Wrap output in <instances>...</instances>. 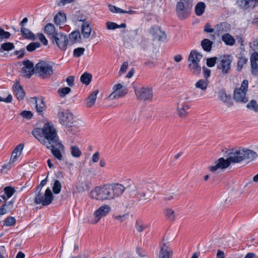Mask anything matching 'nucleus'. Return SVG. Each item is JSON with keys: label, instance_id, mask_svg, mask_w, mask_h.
I'll return each instance as SVG.
<instances>
[{"label": "nucleus", "instance_id": "f257e3e1", "mask_svg": "<svg viewBox=\"0 0 258 258\" xmlns=\"http://www.w3.org/2000/svg\"><path fill=\"white\" fill-rule=\"evenodd\" d=\"M257 157L255 152L245 148H240L230 152L227 159L223 157L219 158L214 162V165L209 166L208 169L213 173L218 172L227 168L231 163H239L244 161L250 162Z\"/></svg>", "mask_w": 258, "mask_h": 258}, {"label": "nucleus", "instance_id": "f03ea898", "mask_svg": "<svg viewBox=\"0 0 258 258\" xmlns=\"http://www.w3.org/2000/svg\"><path fill=\"white\" fill-rule=\"evenodd\" d=\"M121 184H104L93 189L90 196L91 199L99 201L112 200L121 195L125 189Z\"/></svg>", "mask_w": 258, "mask_h": 258}, {"label": "nucleus", "instance_id": "7ed1b4c3", "mask_svg": "<svg viewBox=\"0 0 258 258\" xmlns=\"http://www.w3.org/2000/svg\"><path fill=\"white\" fill-rule=\"evenodd\" d=\"M33 136L46 148L59 141L56 129L52 124L46 123L42 128H35L32 131Z\"/></svg>", "mask_w": 258, "mask_h": 258}, {"label": "nucleus", "instance_id": "20e7f679", "mask_svg": "<svg viewBox=\"0 0 258 258\" xmlns=\"http://www.w3.org/2000/svg\"><path fill=\"white\" fill-rule=\"evenodd\" d=\"M203 55L195 50L190 51L188 57V67L189 71L194 75H199L201 72L200 61Z\"/></svg>", "mask_w": 258, "mask_h": 258}, {"label": "nucleus", "instance_id": "39448f33", "mask_svg": "<svg viewBox=\"0 0 258 258\" xmlns=\"http://www.w3.org/2000/svg\"><path fill=\"white\" fill-rule=\"evenodd\" d=\"M193 0H180L176 6V14L180 20H185L191 14Z\"/></svg>", "mask_w": 258, "mask_h": 258}, {"label": "nucleus", "instance_id": "423d86ee", "mask_svg": "<svg viewBox=\"0 0 258 258\" xmlns=\"http://www.w3.org/2000/svg\"><path fill=\"white\" fill-rule=\"evenodd\" d=\"M248 81L244 80L241 83L239 87L236 88L233 92V99L237 102L246 103L248 101L246 96L248 90Z\"/></svg>", "mask_w": 258, "mask_h": 258}, {"label": "nucleus", "instance_id": "0eeeda50", "mask_svg": "<svg viewBox=\"0 0 258 258\" xmlns=\"http://www.w3.org/2000/svg\"><path fill=\"white\" fill-rule=\"evenodd\" d=\"M36 73L42 78L50 77L53 74L52 66L50 63L41 61L36 64L35 68Z\"/></svg>", "mask_w": 258, "mask_h": 258}, {"label": "nucleus", "instance_id": "6e6552de", "mask_svg": "<svg viewBox=\"0 0 258 258\" xmlns=\"http://www.w3.org/2000/svg\"><path fill=\"white\" fill-rule=\"evenodd\" d=\"M135 93L137 99L142 101H151L153 93V88L149 86H144L135 89Z\"/></svg>", "mask_w": 258, "mask_h": 258}, {"label": "nucleus", "instance_id": "1a4fd4ad", "mask_svg": "<svg viewBox=\"0 0 258 258\" xmlns=\"http://www.w3.org/2000/svg\"><path fill=\"white\" fill-rule=\"evenodd\" d=\"M53 200V195L49 188H47L44 194L38 191L36 194L34 202L36 204L46 206L50 204Z\"/></svg>", "mask_w": 258, "mask_h": 258}, {"label": "nucleus", "instance_id": "9d476101", "mask_svg": "<svg viewBox=\"0 0 258 258\" xmlns=\"http://www.w3.org/2000/svg\"><path fill=\"white\" fill-rule=\"evenodd\" d=\"M232 59L229 55L220 56L218 61L217 68L223 74H227L231 69Z\"/></svg>", "mask_w": 258, "mask_h": 258}, {"label": "nucleus", "instance_id": "9b49d317", "mask_svg": "<svg viewBox=\"0 0 258 258\" xmlns=\"http://www.w3.org/2000/svg\"><path fill=\"white\" fill-rule=\"evenodd\" d=\"M110 211L111 208L109 205L106 204L102 205L93 213L94 219L91 223L93 224L97 223L102 218L107 216Z\"/></svg>", "mask_w": 258, "mask_h": 258}, {"label": "nucleus", "instance_id": "f8f14e48", "mask_svg": "<svg viewBox=\"0 0 258 258\" xmlns=\"http://www.w3.org/2000/svg\"><path fill=\"white\" fill-rule=\"evenodd\" d=\"M58 117L60 123L67 127L73 123V115L71 112L67 111H60L58 112Z\"/></svg>", "mask_w": 258, "mask_h": 258}, {"label": "nucleus", "instance_id": "ddd939ff", "mask_svg": "<svg viewBox=\"0 0 258 258\" xmlns=\"http://www.w3.org/2000/svg\"><path fill=\"white\" fill-rule=\"evenodd\" d=\"M51 146V147L47 148L51 150L52 154L55 158L61 161L62 160V152L64 151V146L59 141Z\"/></svg>", "mask_w": 258, "mask_h": 258}, {"label": "nucleus", "instance_id": "4468645a", "mask_svg": "<svg viewBox=\"0 0 258 258\" xmlns=\"http://www.w3.org/2000/svg\"><path fill=\"white\" fill-rule=\"evenodd\" d=\"M113 89V91L109 96L110 99L123 97L127 92V88L120 84L115 85Z\"/></svg>", "mask_w": 258, "mask_h": 258}, {"label": "nucleus", "instance_id": "2eb2a0df", "mask_svg": "<svg viewBox=\"0 0 258 258\" xmlns=\"http://www.w3.org/2000/svg\"><path fill=\"white\" fill-rule=\"evenodd\" d=\"M189 109V106L186 103L184 99L180 97L177 105V112L178 116L182 118L186 117Z\"/></svg>", "mask_w": 258, "mask_h": 258}, {"label": "nucleus", "instance_id": "dca6fc26", "mask_svg": "<svg viewBox=\"0 0 258 258\" xmlns=\"http://www.w3.org/2000/svg\"><path fill=\"white\" fill-rule=\"evenodd\" d=\"M209 85V81L207 79H200L195 83V87L197 89H200L201 92L198 94V91L194 92V95L198 97H202L205 95Z\"/></svg>", "mask_w": 258, "mask_h": 258}, {"label": "nucleus", "instance_id": "f3484780", "mask_svg": "<svg viewBox=\"0 0 258 258\" xmlns=\"http://www.w3.org/2000/svg\"><path fill=\"white\" fill-rule=\"evenodd\" d=\"M34 70L33 64L31 61L28 60L23 61L21 74L24 77H30L34 73Z\"/></svg>", "mask_w": 258, "mask_h": 258}, {"label": "nucleus", "instance_id": "a211bd4d", "mask_svg": "<svg viewBox=\"0 0 258 258\" xmlns=\"http://www.w3.org/2000/svg\"><path fill=\"white\" fill-rule=\"evenodd\" d=\"M53 42H55L57 46L61 50H65L68 45V37L65 34L59 33L55 37L52 39Z\"/></svg>", "mask_w": 258, "mask_h": 258}, {"label": "nucleus", "instance_id": "6ab92c4d", "mask_svg": "<svg viewBox=\"0 0 258 258\" xmlns=\"http://www.w3.org/2000/svg\"><path fill=\"white\" fill-rule=\"evenodd\" d=\"M251 73L252 75L257 77L258 76V66L257 62H258V53L253 52L251 54L250 57Z\"/></svg>", "mask_w": 258, "mask_h": 258}, {"label": "nucleus", "instance_id": "aec40b11", "mask_svg": "<svg viewBox=\"0 0 258 258\" xmlns=\"http://www.w3.org/2000/svg\"><path fill=\"white\" fill-rule=\"evenodd\" d=\"M173 251L166 243H163L160 250L159 258H171Z\"/></svg>", "mask_w": 258, "mask_h": 258}, {"label": "nucleus", "instance_id": "412c9836", "mask_svg": "<svg viewBox=\"0 0 258 258\" xmlns=\"http://www.w3.org/2000/svg\"><path fill=\"white\" fill-rule=\"evenodd\" d=\"M150 33L155 39L164 40L166 39L165 33L158 27H154L152 28Z\"/></svg>", "mask_w": 258, "mask_h": 258}, {"label": "nucleus", "instance_id": "4be33fe9", "mask_svg": "<svg viewBox=\"0 0 258 258\" xmlns=\"http://www.w3.org/2000/svg\"><path fill=\"white\" fill-rule=\"evenodd\" d=\"M44 32L52 40L59 33L52 23L47 24L44 29Z\"/></svg>", "mask_w": 258, "mask_h": 258}, {"label": "nucleus", "instance_id": "5701e85b", "mask_svg": "<svg viewBox=\"0 0 258 258\" xmlns=\"http://www.w3.org/2000/svg\"><path fill=\"white\" fill-rule=\"evenodd\" d=\"M81 32L84 39H88L90 38L92 33V28L90 27V22L82 23L81 28Z\"/></svg>", "mask_w": 258, "mask_h": 258}, {"label": "nucleus", "instance_id": "b1692460", "mask_svg": "<svg viewBox=\"0 0 258 258\" xmlns=\"http://www.w3.org/2000/svg\"><path fill=\"white\" fill-rule=\"evenodd\" d=\"M24 148V145L20 144L17 146L13 151L10 161L11 163H14L19 157L22 152Z\"/></svg>", "mask_w": 258, "mask_h": 258}, {"label": "nucleus", "instance_id": "393cba45", "mask_svg": "<svg viewBox=\"0 0 258 258\" xmlns=\"http://www.w3.org/2000/svg\"><path fill=\"white\" fill-rule=\"evenodd\" d=\"M98 92V90H96L92 92L86 98L85 100V104L87 107H91L94 105Z\"/></svg>", "mask_w": 258, "mask_h": 258}, {"label": "nucleus", "instance_id": "a878e982", "mask_svg": "<svg viewBox=\"0 0 258 258\" xmlns=\"http://www.w3.org/2000/svg\"><path fill=\"white\" fill-rule=\"evenodd\" d=\"M215 30L218 35H221L229 31L230 30V26L226 22L221 23L216 25Z\"/></svg>", "mask_w": 258, "mask_h": 258}, {"label": "nucleus", "instance_id": "bb28decb", "mask_svg": "<svg viewBox=\"0 0 258 258\" xmlns=\"http://www.w3.org/2000/svg\"><path fill=\"white\" fill-rule=\"evenodd\" d=\"M13 88L17 99L19 100H22L25 96V92L22 87L18 83H15Z\"/></svg>", "mask_w": 258, "mask_h": 258}, {"label": "nucleus", "instance_id": "cd10ccee", "mask_svg": "<svg viewBox=\"0 0 258 258\" xmlns=\"http://www.w3.org/2000/svg\"><path fill=\"white\" fill-rule=\"evenodd\" d=\"M32 101L35 102V108L36 111L39 114H41L45 108V104L42 99H37L36 97L32 98Z\"/></svg>", "mask_w": 258, "mask_h": 258}, {"label": "nucleus", "instance_id": "c85d7f7f", "mask_svg": "<svg viewBox=\"0 0 258 258\" xmlns=\"http://www.w3.org/2000/svg\"><path fill=\"white\" fill-rule=\"evenodd\" d=\"M222 40L225 44L233 46L235 43V40L233 36L229 33H225L222 36Z\"/></svg>", "mask_w": 258, "mask_h": 258}, {"label": "nucleus", "instance_id": "c756f323", "mask_svg": "<svg viewBox=\"0 0 258 258\" xmlns=\"http://www.w3.org/2000/svg\"><path fill=\"white\" fill-rule=\"evenodd\" d=\"M206 7V4L204 2L198 3L195 7L196 15L198 16H202L205 12Z\"/></svg>", "mask_w": 258, "mask_h": 258}, {"label": "nucleus", "instance_id": "7c9ffc66", "mask_svg": "<svg viewBox=\"0 0 258 258\" xmlns=\"http://www.w3.org/2000/svg\"><path fill=\"white\" fill-rule=\"evenodd\" d=\"M66 15L63 13L59 12L54 18V22L57 25H61L66 21Z\"/></svg>", "mask_w": 258, "mask_h": 258}, {"label": "nucleus", "instance_id": "2f4dec72", "mask_svg": "<svg viewBox=\"0 0 258 258\" xmlns=\"http://www.w3.org/2000/svg\"><path fill=\"white\" fill-rule=\"evenodd\" d=\"M109 10L112 12V13H123V14H128L130 15L133 14L135 13V12L132 10L126 11L122 10L120 8L116 7L114 6L109 5L108 6Z\"/></svg>", "mask_w": 258, "mask_h": 258}, {"label": "nucleus", "instance_id": "473e14b6", "mask_svg": "<svg viewBox=\"0 0 258 258\" xmlns=\"http://www.w3.org/2000/svg\"><path fill=\"white\" fill-rule=\"evenodd\" d=\"M201 44L205 51L209 52L211 50L213 42L208 39H204L201 41Z\"/></svg>", "mask_w": 258, "mask_h": 258}, {"label": "nucleus", "instance_id": "72a5a7b5", "mask_svg": "<svg viewBox=\"0 0 258 258\" xmlns=\"http://www.w3.org/2000/svg\"><path fill=\"white\" fill-rule=\"evenodd\" d=\"M70 152L72 156L74 157L79 158L82 154V152L77 146H72L70 148Z\"/></svg>", "mask_w": 258, "mask_h": 258}, {"label": "nucleus", "instance_id": "f704fd0d", "mask_svg": "<svg viewBox=\"0 0 258 258\" xmlns=\"http://www.w3.org/2000/svg\"><path fill=\"white\" fill-rule=\"evenodd\" d=\"M15 46L13 43L11 42H6L1 44L0 47V52H3L5 51H10L14 48Z\"/></svg>", "mask_w": 258, "mask_h": 258}, {"label": "nucleus", "instance_id": "c9c22d12", "mask_svg": "<svg viewBox=\"0 0 258 258\" xmlns=\"http://www.w3.org/2000/svg\"><path fill=\"white\" fill-rule=\"evenodd\" d=\"M248 61L247 58L245 56H242L238 59L237 64V70L239 71H241L243 66L245 65Z\"/></svg>", "mask_w": 258, "mask_h": 258}, {"label": "nucleus", "instance_id": "e433bc0d", "mask_svg": "<svg viewBox=\"0 0 258 258\" xmlns=\"http://www.w3.org/2000/svg\"><path fill=\"white\" fill-rule=\"evenodd\" d=\"M246 107L253 112L258 113V104L255 100H251L247 104Z\"/></svg>", "mask_w": 258, "mask_h": 258}, {"label": "nucleus", "instance_id": "4c0bfd02", "mask_svg": "<svg viewBox=\"0 0 258 258\" xmlns=\"http://www.w3.org/2000/svg\"><path fill=\"white\" fill-rule=\"evenodd\" d=\"M165 216L171 221L175 220V214L174 211L171 209H166L164 210Z\"/></svg>", "mask_w": 258, "mask_h": 258}, {"label": "nucleus", "instance_id": "58836bf2", "mask_svg": "<svg viewBox=\"0 0 258 258\" xmlns=\"http://www.w3.org/2000/svg\"><path fill=\"white\" fill-rule=\"evenodd\" d=\"M92 76L88 73L83 74L80 78L81 81L85 84L88 85L91 80Z\"/></svg>", "mask_w": 258, "mask_h": 258}, {"label": "nucleus", "instance_id": "ea45409f", "mask_svg": "<svg viewBox=\"0 0 258 258\" xmlns=\"http://www.w3.org/2000/svg\"><path fill=\"white\" fill-rule=\"evenodd\" d=\"M220 98L222 101L224 103L230 104L231 102V97L230 96L227 95V94L224 91H221L220 92Z\"/></svg>", "mask_w": 258, "mask_h": 258}, {"label": "nucleus", "instance_id": "a19ab883", "mask_svg": "<svg viewBox=\"0 0 258 258\" xmlns=\"http://www.w3.org/2000/svg\"><path fill=\"white\" fill-rule=\"evenodd\" d=\"M16 223V219L13 217H8L4 221V225L6 226H11Z\"/></svg>", "mask_w": 258, "mask_h": 258}, {"label": "nucleus", "instance_id": "79ce46f5", "mask_svg": "<svg viewBox=\"0 0 258 258\" xmlns=\"http://www.w3.org/2000/svg\"><path fill=\"white\" fill-rule=\"evenodd\" d=\"M21 32L23 35L27 38H32L34 37V34L27 28L22 27Z\"/></svg>", "mask_w": 258, "mask_h": 258}, {"label": "nucleus", "instance_id": "37998d69", "mask_svg": "<svg viewBox=\"0 0 258 258\" xmlns=\"http://www.w3.org/2000/svg\"><path fill=\"white\" fill-rule=\"evenodd\" d=\"M61 185L58 180H55L52 187V190L55 194H58L61 190Z\"/></svg>", "mask_w": 258, "mask_h": 258}, {"label": "nucleus", "instance_id": "c03bdc74", "mask_svg": "<svg viewBox=\"0 0 258 258\" xmlns=\"http://www.w3.org/2000/svg\"><path fill=\"white\" fill-rule=\"evenodd\" d=\"M70 39L73 42L79 41L80 39V34L79 31H74L70 35Z\"/></svg>", "mask_w": 258, "mask_h": 258}, {"label": "nucleus", "instance_id": "a18cd8bd", "mask_svg": "<svg viewBox=\"0 0 258 258\" xmlns=\"http://www.w3.org/2000/svg\"><path fill=\"white\" fill-rule=\"evenodd\" d=\"M10 35L9 32L5 31L2 28L0 27V40L7 39L10 37Z\"/></svg>", "mask_w": 258, "mask_h": 258}, {"label": "nucleus", "instance_id": "49530a36", "mask_svg": "<svg viewBox=\"0 0 258 258\" xmlns=\"http://www.w3.org/2000/svg\"><path fill=\"white\" fill-rule=\"evenodd\" d=\"M71 89L69 87H64L58 89V93L61 97H64L71 92Z\"/></svg>", "mask_w": 258, "mask_h": 258}, {"label": "nucleus", "instance_id": "de8ad7c7", "mask_svg": "<svg viewBox=\"0 0 258 258\" xmlns=\"http://www.w3.org/2000/svg\"><path fill=\"white\" fill-rule=\"evenodd\" d=\"M4 191L5 194L7 195V198H10L14 194L15 189L13 187L7 186L4 188Z\"/></svg>", "mask_w": 258, "mask_h": 258}, {"label": "nucleus", "instance_id": "09e8293b", "mask_svg": "<svg viewBox=\"0 0 258 258\" xmlns=\"http://www.w3.org/2000/svg\"><path fill=\"white\" fill-rule=\"evenodd\" d=\"M40 44L39 42H32L27 46V49L29 51H32L36 48L39 47Z\"/></svg>", "mask_w": 258, "mask_h": 258}, {"label": "nucleus", "instance_id": "8fccbe9b", "mask_svg": "<svg viewBox=\"0 0 258 258\" xmlns=\"http://www.w3.org/2000/svg\"><path fill=\"white\" fill-rule=\"evenodd\" d=\"M13 164L14 163H11V161H10L8 163L3 165L1 170V172L4 174L7 173L8 171L12 168Z\"/></svg>", "mask_w": 258, "mask_h": 258}, {"label": "nucleus", "instance_id": "3c124183", "mask_svg": "<svg viewBox=\"0 0 258 258\" xmlns=\"http://www.w3.org/2000/svg\"><path fill=\"white\" fill-rule=\"evenodd\" d=\"M217 58L216 57H213L207 58V65L209 67H213L215 66Z\"/></svg>", "mask_w": 258, "mask_h": 258}, {"label": "nucleus", "instance_id": "603ef678", "mask_svg": "<svg viewBox=\"0 0 258 258\" xmlns=\"http://www.w3.org/2000/svg\"><path fill=\"white\" fill-rule=\"evenodd\" d=\"M72 124L74 125V127H75L77 130H79V131H80V128L84 126V123L80 120H76L75 121H73V123Z\"/></svg>", "mask_w": 258, "mask_h": 258}, {"label": "nucleus", "instance_id": "864d4df0", "mask_svg": "<svg viewBox=\"0 0 258 258\" xmlns=\"http://www.w3.org/2000/svg\"><path fill=\"white\" fill-rule=\"evenodd\" d=\"M84 51L85 48L83 47L75 49L74 50V55L76 57H79L84 53Z\"/></svg>", "mask_w": 258, "mask_h": 258}, {"label": "nucleus", "instance_id": "5fc2aeb1", "mask_svg": "<svg viewBox=\"0 0 258 258\" xmlns=\"http://www.w3.org/2000/svg\"><path fill=\"white\" fill-rule=\"evenodd\" d=\"M66 128L67 131L72 135H76L79 132V130L74 127V125L72 124H71V125H69Z\"/></svg>", "mask_w": 258, "mask_h": 258}, {"label": "nucleus", "instance_id": "6e6d98bb", "mask_svg": "<svg viewBox=\"0 0 258 258\" xmlns=\"http://www.w3.org/2000/svg\"><path fill=\"white\" fill-rule=\"evenodd\" d=\"M118 25L114 22H106V28L108 30H114L117 29Z\"/></svg>", "mask_w": 258, "mask_h": 258}, {"label": "nucleus", "instance_id": "4d7b16f0", "mask_svg": "<svg viewBox=\"0 0 258 258\" xmlns=\"http://www.w3.org/2000/svg\"><path fill=\"white\" fill-rule=\"evenodd\" d=\"M128 66V64L127 62H124L123 63L119 71V74L120 75H121L126 71Z\"/></svg>", "mask_w": 258, "mask_h": 258}, {"label": "nucleus", "instance_id": "13d9d810", "mask_svg": "<svg viewBox=\"0 0 258 258\" xmlns=\"http://www.w3.org/2000/svg\"><path fill=\"white\" fill-rule=\"evenodd\" d=\"M127 216V215L126 214L122 215H116L114 216V218L120 222H122L126 220Z\"/></svg>", "mask_w": 258, "mask_h": 258}, {"label": "nucleus", "instance_id": "bf43d9fd", "mask_svg": "<svg viewBox=\"0 0 258 258\" xmlns=\"http://www.w3.org/2000/svg\"><path fill=\"white\" fill-rule=\"evenodd\" d=\"M176 197V195L173 193H170L166 195L164 197V200L166 201H169L173 200Z\"/></svg>", "mask_w": 258, "mask_h": 258}, {"label": "nucleus", "instance_id": "052dcab7", "mask_svg": "<svg viewBox=\"0 0 258 258\" xmlns=\"http://www.w3.org/2000/svg\"><path fill=\"white\" fill-rule=\"evenodd\" d=\"M21 115L24 118L29 119L32 116V113L29 111H23L21 113Z\"/></svg>", "mask_w": 258, "mask_h": 258}, {"label": "nucleus", "instance_id": "680f3d73", "mask_svg": "<svg viewBox=\"0 0 258 258\" xmlns=\"http://www.w3.org/2000/svg\"><path fill=\"white\" fill-rule=\"evenodd\" d=\"M66 82L68 86L70 87H73L74 85V77L73 76L68 77L66 79Z\"/></svg>", "mask_w": 258, "mask_h": 258}, {"label": "nucleus", "instance_id": "e2e57ef3", "mask_svg": "<svg viewBox=\"0 0 258 258\" xmlns=\"http://www.w3.org/2000/svg\"><path fill=\"white\" fill-rule=\"evenodd\" d=\"M144 225L139 222V221H137L136 223V228L137 229V230L139 232H142L143 231V230L144 229Z\"/></svg>", "mask_w": 258, "mask_h": 258}, {"label": "nucleus", "instance_id": "0e129e2a", "mask_svg": "<svg viewBox=\"0 0 258 258\" xmlns=\"http://www.w3.org/2000/svg\"><path fill=\"white\" fill-rule=\"evenodd\" d=\"M100 154L99 152L97 151L94 153L92 156V160L93 163L97 162L99 160Z\"/></svg>", "mask_w": 258, "mask_h": 258}, {"label": "nucleus", "instance_id": "69168bd1", "mask_svg": "<svg viewBox=\"0 0 258 258\" xmlns=\"http://www.w3.org/2000/svg\"><path fill=\"white\" fill-rule=\"evenodd\" d=\"M136 251L138 255L141 257H145L147 256V253L142 248H138Z\"/></svg>", "mask_w": 258, "mask_h": 258}, {"label": "nucleus", "instance_id": "338daca9", "mask_svg": "<svg viewBox=\"0 0 258 258\" xmlns=\"http://www.w3.org/2000/svg\"><path fill=\"white\" fill-rule=\"evenodd\" d=\"M203 70L204 77L206 79H207L208 78H209L210 76L211 71L209 69H208L205 67H203Z\"/></svg>", "mask_w": 258, "mask_h": 258}, {"label": "nucleus", "instance_id": "774afa93", "mask_svg": "<svg viewBox=\"0 0 258 258\" xmlns=\"http://www.w3.org/2000/svg\"><path fill=\"white\" fill-rule=\"evenodd\" d=\"M38 38L44 44V45H46L47 44V40L43 34H38Z\"/></svg>", "mask_w": 258, "mask_h": 258}]
</instances>
